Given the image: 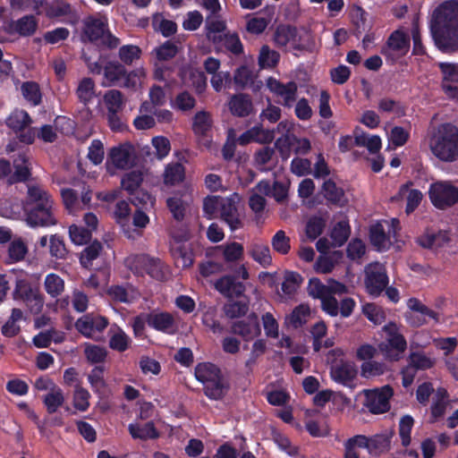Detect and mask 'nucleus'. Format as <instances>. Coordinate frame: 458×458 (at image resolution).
<instances>
[{
  "mask_svg": "<svg viewBox=\"0 0 458 458\" xmlns=\"http://www.w3.org/2000/svg\"><path fill=\"white\" fill-rule=\"evenodd\" d=\"M430 32L439 50L458 51V0H445L434 10Z\"/></svg>",
  "mask_w": 458,
  "mask_h": 458,
  "instance_id": "obj_1",
  "label": "nucleus"
},
{
  "mask_svg": "<svg viewBox=\"0 0 458 458\" xmlns=\"http://www.w3.org/2000/svg\"><path fill=\"white\" fill-rule=\"evenodd\" d=\"M82 58L90 73L103 75L101 81L103 87L117 86L123 81V88L137 90L141 84V79L146 76L143 68L129 72L125 65L117 60L105 61L100 64L93 61L85 51L82 52Z\"/></svg>",
  "mask_w": 458,
  "mask_h": 458,
  "instance_id": "obj_2",
  "label": "nucleus"
},
{
  "mask_svg": "<svg viewBox=\"0 0 458 458\" xmlns=\"http://www.w3.org/2000/svg\"><path fill=\"white\" fill-rule=\"evenodd\" d=\"M429 149L441 162L454 163L458 160V127L443 123L434 127L429 134Z\"/></svg>",
  "mask_w": 458,
  "mask_h": 458,
  "instance_id": "obj_3",
  "label": "nucleus"
},
{
  "mask_svg": "<svg viewBox=\"0 0 458 458\" xmlns=\"http://www.w3.org/2000/svg\"><path fill=\"white\" fill-rule=\"evenodd\" d=\"M82 38L109 48H114L120 44L119 38L113 36L107 30L106 19L93 16L83 20Z\"/></svg>",
  "mask_w": 458,
  "mask_h": 458,
  "instance_id": "obj_4",
  "label": "nucleus"
},
{
  "mask_svg": "<svg viewBox=\"0 0 458 458\" xmlns=\"http://www.w3.org/2000/svg\"><path fill=\"white\" fill-rule=\"evenodd\" d=\"M385 340L378 345L379 350L390 360H399L407 349V341L400 331V326L389 321L383 327Z\"/></svg>",
  "mask_w": 458,
  "mask_h": 458,
  "instance_id": "obj_5",
  "label": "nucleus"
},
{
  "mask_svg": "<svg viewBox=\"0 0 458 458\" xmlns=\"http://www.w3.org/2000/svg\"><path fill=\"white\" fill-rule=\"evenodd\" d=\"M342 355H344V352L339 348L330 350L327 352V361L331 363L330 377L335 383L351 387L358 370L351 361L341 360L339 362H336V359Z\"/></svg>",
  "mask_w": 458,
  "mask_h": 458,
  "instance_id": "obj_6",
  "label": "nucleus"
},
{
  "mask_svg": "<svg viewBox=\"0 0 458 458\" xmlns=\"http://www.w3.org/2000/svg\"><path fill=\"white\" fill-rule=\"evenodd\" d=\"M364 276L367 293L373 298L379 297L389 284L386 267L379 262L369 263L364 268Z\"/></svg>",
  "mask_w": 458,
  "mask_h": 458,
  "instance_id": "obj_7",
  "label": "nucleus"
},
{
  "mask_svg": "<svg viewBox=\"0 0 458 458\" xmlns=\"http://www.w3.org/2000/svg\"><path fill=\"white\" fill-rule=\"evenodd\" d=\"M125 265L137 275L148 274L152 278L162 281L165 272L161 261L146 254H132L125 259Z\"/></svg>",
  "mask_w": 458,
  "mask_h": 458,
  "instance_id": "obj_8",
  "label": "nucleus"
},
{
  "mask_svg": "<svg viewBox=\"0 0 458 458\" xmlns=\"http://www.w3.org/2000/svg\"><path fill=\"white\" fill-rule=\"evenodd\" d=\"M63 202L70 213H76L87 208L91 200V191L84 182H77L73 188L61 191Z\"/></svg>",
  "mask_w": 458,
  "mask_h": 458,
  "instance_id": "obj_9",
  "label": "nucleus"
},
{
  "mask_svg": "<svg viewBox=\"0 0 458 458\" xmlns=\"http://www.w3.org/2000/svg\"><path fill=\"white\" fill-rule=\"evenodd\" d=\"M428 197L435 208L445 209L458 203V188L450 182H434L429 187Z\"/></svg>",
  "mask_w": 458,
  "mask_h": 458,
  "instance_id": "obj_10",
  "label": "nucleus"
},
{
  "mask_svg": "<svg viewBox=\"0 0 458 458\" xmlns=\"http://www.w3.org/2000/svg\"><path fill=\"white\" fill-rule=\"evenodd\" d=\"M410 49V37L403 30H396L388 37L382 46L380 54L387 62L394 64L400 56L407 54Z\"/></svg>",
  "mask_w": 458,
  "mask_h": 458,
  "instance_id": "obj_11",
  "label": "nucleus"
},
{
  "mask_svg": "<svg viewBox=\"0 0 458 458\" xmlns=\"http://www.w3.org/2000/svg\"><path fill=\"white\" fill-rule=\"evenodd\" d=\"M394 390L389 386L365 391V406L372 414H382L390 410Z\"/></svg>",
  "mask_w": 458,
  "mask_h": 458,
  "instance_id": "obj_12",
  "label": "nucleus"
},
{
  "mask_svg": "<svg viewBox=\"0 0 458 458\" xmlns=\"http://www.w3.org/2000/svg\"><path fill=\"white\" fill-rule=\"evenodd\" d=\"M155 66L154 77L156 80L164 81L170 74L172 61V41L166 40L157 47L151 52Z\"/></svg>",
  "mask_w": 458,
  "mask_h": 458,
  "instance_id": "obj_13",
  "label": "nucleus"
},
{
  "mask_svg": "<svg viewBox=\"0 0 458 458\" xmlns=\"http://www.w3.org/2000/svg\"><path fill=\"white\" fill-rule=\"evenodd\" d=\"M394 431L386 434H376L372 437L355 435L359 440L358 447L367 449L370 454L379 455L390 449Z\"/></svg>",
  "mask_w": 458,
  "mask_h": 458,
  "instance_id": "obj_14",
  "label": "nucleus"
},
{
  "mask_svg": "<svg viewBox=\"0 0 458 458\" xmlns=\"http://www.w3.org/2000/svg\"><path fill=\"white\" fill-rule=\"evenodd\" d=\"M49 204H54V200L48 191L41 185L34 183L27 185V194L22 203L24 212Z\"/></svg>",
  "mask_w": 458,
  "mask_h": 458,
  "instance_id": "obj_15",
  "label": "nucleus"
},
{
  "mask_svg": "<svg viewBox=\"0 0 458 458\" xmlns=\"http://www.w3.org/2000/svg\"><path fill=\"white\" fill-rule=\"evenodd\" d=\"M108 159L114 167L125 170L134 164L135 149L129 142L120 144L109 150Z\"/></svg>",
  "mask_w": 458,
  "mask_h": 458,
  "instance_id": "obj_16",
  "label": "nucleus"
},
{
  "mask_svg": "<svg viewBox=\"0 0 458 458\" xmlns=\"http://www.w3.org/2000/svg\"><path fill=\"white\" fill-rule=\"evenodd\" d=\"M107 320L104 317L85 315L75 323L76 329L86 337L98 339L97 335L107 327Z\"/></svg>",
  "mask_w": 458,
  "mask_h": 458,
  "instance_id": "obj_17",
  "label": "nucleus"
},
{
  "mask_svg": "<svg viewBox=\"0 0 458 458\" xmlns=\"http://www.w3.org/2000/svg\"><path fill=\"white\" fill-rule=\"evenodd\" d=\"M267 87L272 93L283 98L282 105L286 107H291L296 101L298 87L293 81L284 84L274 77H269L267 81Z\"/></svg>",
  "mask_w": 458,
  "mask_h": 458,
  "instance_id": "obj_18",
  "label": "nucleus"
},
{
  "mask_svg": "<svg viewBox=\"0 0 458 458\" xmlns=\"http://www.w3.org/2000/svg\"><path fill=\"white\" fill-rule=\"evenodd\" d=\"M230 332L242 336L245 341L252 340L261 332L258 315L252 312L246 319L233 322Z\"/></svg>",
  "mask_w": 458,
  "mask_h": 458,
  "instance_id": "obj_19",
  "label": "nucleus"
},
{
  "mask_svg": "<svg viewBox=\"0 0 458 458\" xmlns=\"http://www.w3.org/2000/svg\"><path fill=\"white\" fill-rule=\"evenodd\" d=\"M26 221L32 227H47L57 224L54 212V204L43 206L37 209L25 212Z\"/></svg>",
  "mask_w": 458,
  "mask_h": 458,
  "instance_id": "obj_20",
  "label": "nucleus"
},
{
  "mask_svg": "<svg viewBox=\"0 0 458 458\" xmlns=\"http://www.w3.org/2000/svg\"><path fill=\"white\" fill-rule=\"evenodd\" d=\"M219 211L220 218L228 225L231 231H236L243 226L236 203L233 198H224Z\"/></svg>",
  "mask_w": 458,
  "mask_h": 458,
  "instance_id": "obj_21",
  "label": "nucleus"
},
{
  "mask_svg": "<svg viewBox=\"0 0 458 458\" xmlns=\"http://www.w3.org/2000/svg\"><path fill=\"white\" fill-rule=\"evenodd\" d=\"M13 167L14 173L8 177V183L26 182L30 178L32 165L30 157L25 153L19 154L13 160Z\"/></svg>",
  "mask_w": 458,
  "mask_h": 458,
  "instance_id": "obj_22",
  "label": "nucleus"
},
{
  "mask_svg": "<svg viewBox=\"0 0 458 458\" xmlns=\"http://www.w3.org/2000/svg\"><path fill=\"white\" fill-rule=\"evenodd\" d=\"M228 106L232 114L237 117H246L253 112L252 99L246 93L233 95L230 98Z\"/></svg>",
  "mask_w": 458,
  "mask_h": 458,
  "instance_id": "obj_23",
  "label": "nucleus"
},
{
  "mask_svg": "<svg viewBox=\"0 0 458 458\" xmlns=\"http://www.w3.org/2000/svg\"><path fill=\"white\" fill-rule=\"evenodd\" d=\"M320 191L327 204L342 208L346 203L344 189L337 186L335 182L331 178L327 179L323 182Z\"/></svg>",
  "mask_w": 458,
  "mask_h": 458,
  "instance_id": "obj_24",
  "label": "nucleus"
},
{
  "mask_svg": "<svg viewBox=\"0 0 458 458\" xmlns=\"http://www.w3.org/2000/svg\"><path fill=\"white\" fill-rule=\"evenodd\" d=\"M38 29V20L34 15L29 14L13 21L8 25V32L17 33L21 37L33 35Z\"/></svg>",
  "mask_w": 458,
  "mask_h": 458,
  "instance_id": "obj_25",
  "label": "nucleus"
},
{
  "mask_svg": "<svg viewBox=\"0 0 458 458\" xmlns=\"http://www.w3.org/2000/svg\"><path fill=\"white\" fill-rule=\"evenodd\" d=\"M38 136V139L43 140L44 142H54L57 139V133L52 125H43L39 129H30L26 132L21 133L20 135L21 141L30 144L34 141L35 137Z\"/></svg>",
  "mask_w": 458,
  "mask_h": 458,
  "instance_id": "obj_26",
  "label": "nucleus"
},
{
  "mask_svg": "<svg viewBox=\"0 0 458 458\" xmlns=\"http://www.w3.org/2000/svg\"><path fill=\"white\" fill-rule=\"evenodd\" d=\"M179 194L174 191V220L177 223L184 222L187 210L192 202L190 187H186L184 192Z\"/></svg>",
  "mask_w": 458,
  "mask_h": 458,
  "instance_id": "obj_27",
  "label": "nucleus"
},
{
  "mask_svg": "<svg viewBox=\"0 0 458 458\" xmlns=\"http://www.w3.org/2000/svg\"><path fill=\"white\" fill-rule=\"evenodd\" d=\"M229 383L224 376L203 384L205 395L211 400H221L229 390Z\"/></svg>",
  "mask_w": 458,
  "mask_h": 458,
  "instance_id": "obj_28",
  "label": "nucleus"
},
{
  "mask_svg": "<svg viewBox=\"0 0 458 458\" xmlns=\"http://www.w3.org/2000/svg\"><path fill=\"white\" fill-rule=\"evenodd\" d=\"M128 430L134 439L146 441L148 439H156L159 437V433L152 421H148L145 424L131 423L129 425Z\"/></svg>",
  "mask_w": 458,
  "mask_h": 458,
  "instance_id": "obj_29",
  "label": "nucleus"
},
{
  "mask_svg": "<svg viewBox=\"0 0 458 458\" xmlns=\"http://www.w3.org/2000/svg\"><path fill=\"white\" fill-rule=\"evenodd\" d=\"M411 185H412V182L409 181L403 184L398 191V195L400 197H403L407 193L405 212L408 215L412 213L419 207L423 198V195L420 190H410L409 187Z\"/></svg>",
  "mask_w": 458,
  "mask_h": 458,
  "instance_id": "obj_30",
  "label": "nucleus"
},
{
  "mask_svg": "<svg viewBox=\"0 0 458 458\" xmlns=\"http://www.w3.org/2000/svg\"><path fill=\"white\" fill-rule=\"evenodd\" d=\"M195 377L198 381L205 384L209 380H215L222 377L221 369L211 362L199 363L195 368Z\"/></svg>",
  "mask_w": 458,
  "mask_h": 458,
  "instance_id": "obj_31",
  "label": "nucleus"
},
{
  "mask_svg": "<svg viewBox=\"0 0 458 458\" xmlns=\"http://www.w3.org/2000/svg\"><path fill=\"white\" fill-rule=\"evenodd\" d=\"M176 255V260H175V266H181L182 268H188L191 267L195 259V253L193 250V243L188 242V243H182L180 245L175 252L174 251V259H175Z\"/></svg>",
  "mask_w": 458,
  "mask_h": 458,
  "instance_id": "obj_32",
  "label": "nucleus"
},
{
  "mask_svg": "<svg viewBox=\"0 0 458 458\" xmlns=\"http://www.w3.org/2000/svg\"><path fill=\"white\" fill-rule=\"evenodd\" d=\"M143 182V173L140 170H132L124 174L121 179V188L129 194H134L140 190Z\"/></svg>",
  "mask_w": 458,
  "mask_h": 458,
  "instance_id": "obj_33",
  "label": "nucleus"
},
{
  "mask_svg": "<svg viewBox=\"0 0 458 458\" xmlns=\"http://www.w3.org/2000/svg\"><path fill=\"white\" fill-rule=\"evenodd\" d=\"M64 400L63 390L56 386H53L50 391L43 397V403L47 407V412L50 414L55 413L64 403Z\"/></svg>",
  "mask_w": 458,
  "mask_h": 458,
  "instance_id": "obj_34",
  "label": "nucleus"
},
{
  "mask_svg": "<svg viewBox=\"0 0 458 458\" xmlns=\"http://www.w3.org/2000/svg\"><path fill=\"white\" fill-rule=\"evenodd\" d=\"M103 101L107 111H122L126 98L122 91L112 89L105 92Z\"/></svg>",
  "mask_w": 458,
  "mask_h": 458,
  "instance_id": "obj_35",
  "label": "nucleus"
},
{
  "mask_svg": "<svg viewBox=\"0 0 458 458\" xmlns=\"http://www.w3.org/2000/svg\"><path fill=\"white\" fill-rule=\"evenodd\" d=\"M297 37V29L289 24H280L274 34V41L277 47H285Z\"/></svg>",
  "mask_w": 458,
  "mask_h": 458,
  "instance_id": "obj_36",
  "label": "nucleus"
},
{
  "mask_svg": "<svg viewBox=\"0 0 458 458\" xmlns=\"http://www.w3.org/2000/svg\"><path fill=\"white\" fill-rule=\"evenodd\" d=\"M212 119L207 111H199L192 119V131L198 136H205L211 130Z\"/></svg>",
  "mask_w": 458,
  "mask_h": 458,
  "instance_id": "obj_37",
  "label": "nucleus"
},
{
  "mask_svg": "<svg viewBox=\"0 0 458 458\" xmlns=\"http://www.w3.org/2000/svg\"><path fill=\"white\" fill-rule=\"evenodd\" d=\"M95 89V81L91 78H83L79 81L76 96L81 103L87 105L94 98Z\"/></svg>",
  "mask_w": 458,
  "mask_h": 458,
  "instance_id": "obj_38",
  "label": "nucleus"
},
{
  "mask_svg": "<svg viewBox=\"0 0 458 458\" xmlns=\"http://www.w3.org/2000/svg\"><path fill=\"white\" fill-rule=\"evenodd\" d=\"M207 38L215 46L218 47L222 43L223 34L226 30V23L222 20H212L206 25Z\"/></svg>",
  "mask_w": 458,
  "mask_h": 458,
  "instance_id": "obj_39",
  "label": "nucleus"
},
{
  "mask_svg": "<svg viewBox=\"0 0 458 458\" xmlns=\"http://www.w3.org/2000/svg\"><path fill=\"white\" fill-rule=\"evenodd\" d=\"M351 234V226L346 220L338 221L333 227L330 237L335 246L341 247L348 240Z\"/></svg>",
  "mask_w": 458,
  "mask_h": 458,
  "instance_id": "obj_40",
  "label": "nucleus"
},
{
  "mask_svg": "<svg viewBox=\"0 0 458 458\" xmlns=\"http://www.w3.org/2000/svg\"><path fill=\"white\" fill-rule=\"evenodd\" d=\"M44 288L52 298L60 296L65 288L64 279L56 274H48L44 281Z\"/></svg>",
  "mask_w": 458,
  "mask_h": 458,
  "instance_id": "obj_41",
  "label": "nucleus"
},
{
  "mask_svg": "<svg viewBox=\"0 0 458 458\" xmlns=\"http://www.w3.org/2000/svg\"><path fill=\"white\" fill-rule=\"evenodd\" d=\"M31 123V119L27 112L14 110L7 118L6 124L15 131H21Z\"/></svg>",
  "mask_w": 458,
  "mask_h": 458,
  "instance_id": "obj_42",
  "label": "nucleus"
},
{
  "mask_svg": "<svg viewBox=\"0 0 458 458\" xmlns=\"http://www.w3.org/2000/svg\"><path fill=\"white\" fill-rule=\"evenodd\" d=\"M408 362V366L415 371L429 369L435 365V360L422 352H411Z\"/></svg>",
  "mask_w": 458,
  "mask_h": 458,
  "instance_id": "obj_43",
  "label": "nucleus"
},
{
  "mask_svg": "<svg viewBox=\"0 0 458 458\" xmlns=\"http://www.w3.org/2000/svg\"><path fill=\"white\" fill-rule=\"evenodd\" d=\"M176 161L174 162V185L182 182L185 179L184 164L189 162L190 154L188 151H176L174 153Z\"/></svg>",
  "mask_w": 458,
  "mask_h": 458,
  "instance_id": "obj_44",
  "label": "nucleus"
},
{
  "mask_svg": "<svg viewBox=\"0 0 458 458\" xmlns=\"http://www.w3.org/2000/svg\"><path fill=\"white\" fill-rule=\"evenodd\" d=\"M12 9L20 12L32 10L36 14L42 13V8L47 4V0H10Z\"/></svg>",
  "mask_w": 458,
  "mask_h": 458,
  "instance_id": "obj_45",
  "label": "nucleus"
},
{
  "mask_svg": "<svg viewBox=\"0 0 458 458\" xmlns=\"http://www.w3.org/2000/svg\"><path fill=\"white\" fill-rule=\"evenodd\" d=\"M141 49L135 45H124L119 48L118 57L124 65H131L141 56Z\"/></svg>",
  "mask_w": 458,
  "mask_h": 458,
  "instance_id": "obj_46",
  "label": "nucleus"
},
{
  "mask_svg": "<svg viewBox=\"0 0 458 458\" xmlns=\"http://www.w3.org/2000/svg\"><path fill=\"white\" fill-rule=\"evenodd\" d=\"M223 197L208 195L203 199L202 211L203 216L208 219H214L216 217L217 212L220 209V204H222Z\"/></svg>",
  "mask_w": 458,
  "mask_h": 458,
  "instance_id": "obj_47",
  "label": "nucleus"
},
{
  "mask_svg": "<svg viewBox=\"0 0 458 458\" xmlns=\"http://www.w3.org/2000/svg\"><path fill=\"white\" fill-rule=\"evenodd\" d=\"M28 253V247L21 239L12 241L8 246V259L10 263L19 262L24 259Z\"/></svg>",
  "mask_w": 458,
  "mask_h": 458,
  "instance_id": "obj_48",
  "label": "nucleus"
},
{
  "mask_svg": "<svg viewBox=\"0 0 458 458\" xmlns=\"http://www.w3.org/2000/svg\"><path fill=\"white\" fill-rule=\"evenodd\" d=\"M250 255L263 267H267L272 262L269 247L265 244H253L250 250Z\"/></svg>",
  "mask_w": 458,
  "mask_h": 458,
  "instance_id": "obj_49",
  "label": "nucleus"
},
{
  "mask_svg": "<svg viewBox=\"0 0 458 458\" xmlns=\"http://www.w3.org/2000/svg\"><path fill=\"white\" fill-rule=\"evenodd\" d=\"M302 282L301 276L293 271L286 272L281 289L287 296L293 295Z\"/></svg>",
  "mask_w": 458,
  "mask_h": 458,
  "instance_id": "obj_50",
  "label": "nucleus"
},
{
  "mask_svg": "<svg viewBox=\"0 0 458 458\" xmlns=\"http://www.w3.org/2000/svg\"><path fill=\"white\" fill-rule=\"evenodd\" d=\"M84 355L90 363H101L106 360L107 351L105 347L96 344H86L84 345Z\"/></svg>",
  "mask_w": 458,
  "mask_h": 458,
  "instance_id": "obj_51",
  "label": "nucleus"
},
{
  "mask_svg": "<svg viewBox=\"0 0 458 458\" xmlns=\"http://www.w3.org/2000/svg\"><path fill=\"white\" fill-rule=\"evenodd\" d=\"M326 227V220L321 216H311L306 225V235L307 237L314 241L320 236Z\"/></svg>",
  "mask_w": 458,
  "mask_h": 458,
  "instance_id": "obj_52",
  "label": "nucleus"
},
{
  "mask_svg": "<svg viewBox=\"0 0 458 458\" xmlns=\"http://www.w3.org/2000/svg\"><path fill=\"white\" fill-rule=\"evenodd\" d=\"M280 55L276 51L271 50L268 46L260 48L259 65L260 68H273L279 62Z\"/></svg>",
  "mask_w": 458,
  "mask_h": 458,
  "instance_id": "obj_53",
  "label": "nucleus"
},
{
  "mask_svg": "<svg viewBox=\"0 0 458 458\" xmlns=\"http://www.w3.org/2000/svg\"><path fill=\"white\" fill-rule=\"evenodd\" d=\"M148 325L159 331H165L172 326V317L168 313H148Z\"/></svg>",
  "mask_w": 458,
  "mask_h": 458,
  "instance_id": "obj_54",
  "label": "nucleus"
},
{
  "mask_svg": "<svg viewBox=\"0 0 458 458\" xmlns=\"http://www.w3.org/2000/svg\"><path fill=\"white\" fill-rule=\"evenodd\" d=\"M219 46H224L227 51L234 55H239L243 53V46L237 33H224L222 37V43Z\"/></svg>",
  "mask_w": 458,
  "mask_h": 458,
  "instance_id": "obj_55",
  "label": "nucleus"
},
{
  "mask_svg": "<svg viewBox=\"0 0 458 458\" xmlns=\"http://www.w3.org/2000/svg\"><path fill=\"white\" fill-rule=\"evenodd\" d=\"M362 313L374 325H381L386 318L384 310L375 303L364 304Z\"/></svg>",
  "mask_w": 458,
  "mask_h": 458,
  "instance_id": "obj_56",
  "label": "nucleus"
},
{
  "mask_svg": "<svg viewBox=\"0 0 458 458\" xmlns=\"http://www.w3.org/2000/svg\"><path fill=\"white\" fill-rule=\"evenodd\" d=\"M273 250L281 255H286L291 250V240L283 230L277 231L271 240Z\"/></svg>",
  "mask_w": 458,
  "mask_h": 458,
  "instance_id": "obj_57",
  "label": "nucleus"
},
{
  "mask_svg": "<svg viewBox=\"0 0 458 458\" xmlns=\"http://www.w3.org/2000/svg\"><path fill=\"white\" fill-rule=\"evenodd\" d=\"M44 7L46 15L49 18L61 17L71 13V5L63 0H54Z\"/></svg>",
  "mask_w": 458,
  "mask_h": 458,
  "instance_id": "obj_58",
  "label": "nucleus"
},
{
  "mask_svg": "<svg viewBox=\"0 0 458 458\" xmlns=\"http://www.w3.org/2000/svg\"><path fill=\"white\" fill-rule=\"evenodd\" d=\"M414 425V420L411 415H404L399 421V436L403 446L407 447L411 441V433Z\"/></svg>",
  "mask_w": 458,
  "mask_h": 458,
  "instance_id": "obj_59",
  "label": "nucleus"
},
{
  "mask_svg": "<svg viewBox=\"0 0 458 458\" xmlns=\"http://www.w3.org/2000/svg\"><path fill=\"white\" fill-rule=\"evenodd\" d=\"M91 387L98 394H103L106 387L104 379V368L102 366L95 367L88 376Z\"/></svg>",
  "mask_w": 458,
  "mask_h": 458,
  "instance_id": "obj_60",
  "label": "nucleus"
},
{
  "mask_svg": "<svg viewBox=\"0 0 458 458\" xmlns=\"http://www.w3.org/2000/svg\"><path fill=\"white\" fill-rule=\"evenodd\" d=\"M22 96L32 105L37 106L41 101L39 86L34 81H26L21 85Z\"/></svg>",
  "mask_w": 458,
  "mask_h": 458,
  "instance_id": "obj_61",
  "label": "nucleus"
},
{
  "mask_svg": "<svg viewBox=\"0 0 458 458\" xmlns=\"http://www.w3.org/2000/svg\"><path fill=\"white\" fill-rule=\"evenodd\" d=\"M310 314V307L304 304H301L293 309L289 317V321L293 327H301L307 322V318Z\"/></svg>",
  "mask_w": 458,
  "mask_h": 458,
  "instance_id": "obj_62",
  "label": "nucleus"
},
{
  "mask_svg": "<svg viewBox=\"0 0 458 458\" xmlns=\"http://www.w3.org/2000/svg\"><path fill=\"white\" fill-rule=\"evenodd\" d=\"M102 245L98 242H92L89 246L86 247L81 254V263L84 267H89L94 259H96L100 251Z\"/></svg>",
  "mask_w": 458,
  "mask_h": 458,
  "instance_id": "obj_63",
  "label": "nucleus"
},
{
  "mask_svg": "<svg viewBox=\"0 0 458 458\" xmlns=\"http://www.w3.org/2000/svg\"><path fill=\"white\" fill-rule=\"evenodd\" d=\"M438 68L443 74L442 82L458 83V64L439 63Z\"/></svg>",
  "mask_w": 458,
  "mask_h": 458,
  "instance_id": "obj_64",
  "label": "nucleus"
}]
</instances>
